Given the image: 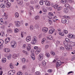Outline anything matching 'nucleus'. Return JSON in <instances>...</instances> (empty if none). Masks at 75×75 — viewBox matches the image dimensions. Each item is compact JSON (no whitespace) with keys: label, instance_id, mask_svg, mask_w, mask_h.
I'll return each mask as SVG.
<instances>
[{"label":"nucleus","instance_id":"bf43d9fd","mask_svg":"<svg viewBox=\"0 0 75 75\" xmlns=\"http://www.w3.org/2000/svg\"><path fill=\"white\" fill-rule=\"evenodd\" d=\"M22 74H23V73L21 72H18L17 73L18 75H21Z\"/></svg>","mask_w":75,"mask_h":75},{"label":"nucleus","instance_id":"3c124183","mask_svg":"<svg viewBox=\"0 0 75 75\" xmlns=\"http://www.w3.org/2000/svg\"><path fill=\"white\" fill-rule=\"evenodd\" d=\"M23 34H24V32H21V37L22 38H23L24 36L23 35Z\"/></svg>","mask_w":75,"mask_h":75},{"label":"nucleus","instance_id":"9d476101","mask_svg":"<svg viewBox=\"0 0 75 75\" xmlns=\"http://www.w3.org/2000/svg\"><path fill=\"white\" fill-rule=\"evenodd\" d=\"M15 23L16 27H20V21H16Z\"/></svg>","mask_w":75,"mask_h":75},{"label":"nucleus","instance_id":"cd10ccee","mask_svg":"<svg viewBox=\"0 0 75 75\" xmlns=\"http://www.w3.org/2000/svg\"><path fill=\"white\" fill-rule=\"evenodd\" d=\"M53 8H54V9H57V7H58V5L57 4H55L53 6Z\"/></svg>","mask_w":75,"mask_h":75},{"label":"nucleus","instance_id":"393cba45","mask_svg":"<svg viewBox=\"0 0 75 75\" xmlns=\"http://www.w3.org/2000/svg\"><path fill=\"white\" fill-rule=\"evenodd\" d=\"M69 10L68 8H64V12H65V13H67L68 12Z\"/></svg>","mask_w":75,"mask_h":75},{"label":"nucleus","instance_id":"7ed1b4c3","mask_svg":"<svg viewBox=\"0 0 75 75\" xmlns=\"http://www.w3.org/2000/svg\"><path fill=\"white\" fill-rule=\"evenodd\" d=\"M43 54L42 53H40L39 55L38 60L39 61H42L43 59Z\"/></svg>","mask_w":75,"mask_h":75},{"label":"nucleus","instance_id":"09e8293b","mask_svg":"<svg viewBox=\"0 0 75 75\" xmlns=\"http://www.w3.org/2000/svg\"><path fill=\"white\" fill-rule=\"evenodd\" d=\"M22 61L23 63H25V58H23Z\"/></svg>","mask_w":75,"mask_h":75},{"label":"nucleus","instance_id":"bb28decb","mask_svg":"<svg viewBox=\"0 0 75 75\" xmlns=\"http://www.w3.org/2000/svg\"><path fill=\"white\" fill-rule=\"evenodd\" d=\"M2 62L4 63L6 62V58H3L1 60Z\"/></svg>","mask_w":75,"mask_h":75},{"label":"nucleus","instance_id":"79ce46f5","mask_svg":"<svg viewBox=\"0 0 75 75\" xmlns=\"http://www.w3.org/2000/svg\"><path fill=\"white\" fill-rule=\"evenodd\" d=\"M35 18L36 20H39L40 17L39 16H36L35 17Z\"/></svg>","mask_w":75,"mask_h":75},{"label":"nucleus","instance_id":"f03ea898","mask_svg":"<svg viewBox=\"0 0 75 75\" xmlns=\"http://www.w3.org/2000/svg\"><path fill=\"white\" fill-rule=\"evenodd\" d=\"M64 44L65 45L64 46L65 48L67 49V50H72V47L70 45H65V43H64Z\"/></svg>","mask_w":75,"mask_h":75},{"label":"nucleus","instance_id":"c85d7f7f","mask_svg":"<svg viewBox=\"0 0 75 75\" xmlns=\"http://www.w3.org/2000/svg\"><path fill=\"white\" fill-rule=\"evenodd\" d=\"M8 15H5L3 16V18L4 20H7V19Z\"/></svg>","mask_w":75,"mask_h":75},{"label":"nucleus","instance_id":"052dcab7","mask_svg":"<svg viewBox=\"0 0 75 75\" xmlns=\"http://www.w3.org/2000/svg\"><path fill=\"white\" fill-rule=\"evenodd\" d=\"M35 8H37V9H39V6H38V5H37L35 6Z\"/></svg>","mask_w":75,"mask_h":75},{"label":"nucleus","instance_id":"c03bdc74","mask_svg":"<svg viewBox=\"0 0 75 75\" xmlns=\"http://www.w3.org/2000/svg\"><path fill=\"white\" fill-rule=\"evenodd\" d=\"M61 2L63 4H65L66 3V0H62L61 1Z\"/></svg>","mask_w":75,"mask_h":75},{"label":"nucleus","instance_id":"9b49d317","mask_svg":"<svg viewBox=\"0 0 75 75\" xmlns=\"http://www.w3.org/2000/svg\"><path fill=\"white\" fill-rule=\"evenodd\" d=\"M68 37L70 38H73V39H75V35H73L71 34H69L68 35Z\"/></svg>","mask_w":75,"mask_h":75},{"label":"nucleus","instance_id":"f704fd0d","mask_svg":"<svg viewBox=\"0 0 75 75\" xmlns=\"http://www.w3.org/2000/svg\"><path fill=\"white\" fill-rule=\"evenodd\" d=\"M30 30H31V31H32L34 30V27H33V25H31L30 26Z\"/></svg>","mask_w":75,"mask_h":75},{"label":"nucleus","instance_id":"2f4dec72","mask_svg":"<svg viewBox=\"0 0 75 75\" xmlns=\"http://www.w3.org/2000/svg\"><path fill=\"white\" fill-rule=\"evenodd\" d=\"M0 24L2 25L3 24V20L2 18H1L0 19Z\"/></svg>","mask_w":75,"mask_h":75},{"label":"nucleus","instance_id":"a19ab883","mask_svg":"<svg viewBox=\"0 0 75 75\" xmlns=\"http://www.w3.org/2000/svg\"><path fill=\"white\" fill-rule=\"evenodd\" d=\"M51 54L53 56H55V52H54L52 51L51 52Z\"/></svg>","mask_w":75,"mask_h":75},{"label":"nucleus","instance_id":"aec40b11","mask_svg":"<svg viewBox=\"0 0 75 75\" xmlns=\"http://www.w3.org/2000/svg\"><path fill=\"white\" fill-rule=\"evenodd\" d=\"M0 6L1 8H5V5L4 4H1Z\"/></svg>","mask_w":75,"mask_h":75},{"label":"nucleus","instance_id":"c9c22d12","mask_svg":"<svg viewBox=\"0 0 75 75\" xmlns=\"http://www.w3.org/2000/svg\"><path fill=\"white\" fill-rule=\"evenodd\" d=\"M41 73L39 71H37L35 73V75H40Z\"/></svg>","mask_w":75,"mask_h":75},{"label":"nucleus","instance_id":"72a5a7b5","mask_svg":"<svg viewBox=\"0 0 75 75\" xmlns=\"http://www.w3.org/2000/svg\"><path fill=\"white\" fill-rule=\"evenodd\" d=\"M1 67H0V75H2L3 74V71H2Z\"/></svg>","mask_w":75,"mask_h":75},{"label":"nucleus","instance_id":"f8f14e48","mask_svg":"<svg viewBox=\"0 0 75 75\" xmlns=\"http://www.w3.org/2000/svg\"><path fill=\"white\" fill-rule=\"evenodd\" d=\"M26 50L28 51L31 50V45L28 44L26 47Z\"/></svg>","mask_w":75,"mask_h":75},{"label":"nucleus","instance_id":"f3484780","mask_svg":"<svg viewBox=\"0 0 75 75\" xmlns=\"http://www.w3.org/2000/svg\"><path fill=\"white\" fill-rule=\"evenodd\" d=\"M9 41H10V38H7L5 40V44H7V43Z\"/></svg>","mask_w":75,"mask_h":75},{"label":"nucleus","instance_id":"37998d69","mask_svg":"<svg viewBox=\"0 0 75 75\" xmlns=\"http://www.w3.org/2000/svg\"><path fill=\"white\" fill-rule=\"evenodd\" d=\"M42 11L44 13H46L47 12V10L45 8H43L42 9Z\"/></svg>","mask_w":75,"mask_h":75},{"label":"nucleus","instance_id":"0e129e2a","mask_svg":"<svg viewBox=\"0 0 75 75\" xmlns=\"http://www.w3.org/2000/svg\"><path fill=\"white\" fill-rule=\"evenodd\" d=\"M49 15H50V16H53V13L51 12H50L49 13Z\"/></svg>","mask_w":75,"mask_h":75},{"label":"nucleus","instance_id":"6e6552de","mask_svg":"<svg viewBox=\"0 0 75 75\" xmlns=\"http://www.w3.org/2000/svg\"><path fill=\"white\" fill-rule=\"evenodd\" d=\"M61 62L60 60H58L56 62V67H59L61 65Z\"/></svg>","mask_w":75,"mask_h":75},{"label":"nucleus","instance_id":"4d7b16f0","mask_svg":"<svg viewBox=\"0 0 75 75\" xmlns=\"http://www.w3.org/2000/svg\"><path fill=\"white\" fill-rule=\"evenodd\" d=\"M34 49H35V50H39V49H38V46L35 47H34Z\"/></svg>","mask_w":75,"mask_h":75},{"label":"nucleus","instance_id":"a18cd8bd","mask_svg":"<svg viewBox=\"0 0 75 75\" xmlns=\"http://www.w3.org/2000/svg\"><path fill=\"white\" fill-rule=\"evenodd\" d=\"M10 68L11 69H14V67H13V64H12L11 63L10 64Z\"/></svg>","mask_w":75,"mask_h":75},{"label":"nucleus","instance_id":"a211bd4d","mask_svg":"<svg viewBox=\"0 0 75 75\" xmlns=\"http://www.w3.org/2000/svg\"><path fill=\"white\" fill-rule=\"evenodd\" d=\"M47 38L48 40H52V37L51 35L47 36Z\"/></svg>","mask_w":75,"mask_h":75},{"label":"nucleus","instance_id":"5701e85b","mask_svg":"<svg viewBox=\"0 0 75 75\" xmlns=\"http://www.w3.org/2000/svg\"><path fill=\"white\" fill-rule=\"evenodd\" d=\"M40 51H41V49H39V50H37L35 52L36 54H38L40 52Z\"/></svg>","mask_w":75,"mask_h":75},{"label":"nucleus","instance_id":"f257e3e1","mask_svg":"<svg viewBox=\"0 0 75 75\" xmlns=\"http://www.w3.org/2000/svg\"><path fill=\"white\" fill-rule=\"evenodd\" d=\"M37 42V38L36 36L34 37L32 40L31 43L32 44L35 45Z\"/></svg>","mask_w":75,"mask_h":75},{"label":"nucleus","instance_id":"412c9836","mask_svg":"<svg viewBox=\"0 0 75 75\" xmlns=\"http://www.w3.org/2000/svg\"><path fill=\"white\" fill-rule=\"evenodd\" d=\"M42 65L43 67H45L46 65V62L45 61H42Z\"/></svg>","mask_w":75,"mask_h":75},{"label":"nucleus","instance_id":"2eb2a0df","mask_svg":"<svg viewBox=\"0 0 75 75\" xmlns=\"http://www.w3.org/2000/svg\"><path fill=\"white\" fill-rule=\"evenodd\" d=\"M62 23L65 24L67 23V21L65 19V18H63L62 19Z\"/></svg>","mask_w":75,"mask_h":75},{"label":"nucleus","instance_id":"603ef678","mask_svg":"<svg viewBox=\"0 0 75 75\" xmlns=\"http://www.w3.org/2000/svg\"><path fill=\"white\" fill-rule=\"evenodd\" d=\"M19 31V30L18 29L16 28L15 29V33H18Z\"/></svg>","mask_w":75,"mask_h":75},{"label":"nucleus","instance_id":"13d9d810","mask_svg":"<svg viewBox=\"0 0 75 75\" xmlns=\"http://www.w3.org/2000/svg\"><path fill=\"white\" fill-rule=\"evenodd\" d=\"M65 6L66 7H69V5L68 4H66Z\"/></svg>","mask_w":75,"mask_h":75},{"label":"nucleus","instance_id":"ddd939ff","mask_svg":"<svg viewBox=\"0 0 75 75\" xmlns=\"http://www.w3.org/2000/svg\"><path fill=\"white\" fill-rule=\"evenodd\" d=\"M54 31H55V29L53 28L50 29L49 33L50 34H52Z\"/></svg>","mask_w":75,"mask_h":75},{"label":"nucleus","instance_id":"473e14b6","mask_svg":"<svg viewBox=\"0 0 75 75\" xmlns=\"http://www.w3.org/2000/svg\"><path fill=\"white\" fill-rule=\"evenodd\" d=\"M61 9H62V7H61L59 6L57 8V10L59 11H60V10H61Z\"/></svg>","mask_w":75,"mask_h":75},{"label":"nucleus","instance_id":"423d86ee","mask_svg":"<svg viewBox=\"0 0 75 75\" xmlns=\"http://www.w3.org/2000/svg\"><path fill=\"white\" fill-rule=\"evenodd\" d=\"M4 43V41L2 39H0V50L2 49L3 47L1 46Z\"/></svg>","mask_w":75,"mask_h":75},{"label":"nucleus","instance_id":"7c9ffc66","mask_svg":"<svg viewBox=\"0 0 75 75\" xmlns=\"http://www.w3.org/2000/svg\"><path fill=\"white\" fill-rule=\"evenodd\" d=\"M15 17L16 18H18V17H19V15L18 14V13L16 12L15 14Z\"/></svg>","mask_w":75,"mask_h":75},{"label":"nucleus","instance_id":"774afa93","mask_svg":"<svg viewBox=\"0 0 75 75\" xmlns=\"http://www.w3.org/2000/svg\"><path fill=\"white\" fill-rule=\"evenodd\" d=\"M60 50H64V47H60Z\"/></svg>","mask_w":75,"mask_h":75},{"label":"nucleus","instance_id":"680f3d73","mask_svg":"<svg viewBox=\"0 0 75 75\" xmlns=\"http://www.w3.org/2000/svg\"><path fill=\"white\" fill-rule=\"evenodd\" d=\"M75 45V43L74 42H72L71 44V45L72 47H74V46Z\"/></svg>","mask_w":75,"mask_h":75},{"label":"nucleus","instance_id":"864d4df0","mask_svg":"<svg viewBox=\"0 0 75 75\" xmlns=\"http://www.w3.org/2000/svg\"><path fill=\"white\" fill-rule=\"evenodd\" d=\"M35 27L37 29H38L39 28V25H35Z\"/></svg>","mask_w":75,"mask_h":75},{"label":"nucleus","instance_id":"69168bd1","mask_svg":"<svg viewBox=\"0 0 75 75\" xmlns=\"http://www.w3.org/2000/svg\"><path fill=\"white\" fill-rule=\"evenodd\" d=\"M59 35H62V36H64V34H63V33H59Z\"/></svg>","mask_w":75,"mask_h":75},{"label":"nucleus","instance_id":"0eeeda50","mask_svg":"<svg viewBox=\"0 0 75 75\" xmlns=\"http://www.w3.org/2000/svg\"><path fill=\"white\" fill-rule=\"evenodd\" d=\"M18 5L19 6H21L23 3V1L21 0H16Z\"/></svg>","mask_w":75,"mask_h":75},{"label":"nucleus","instance_id":"6e6d98bb","mask_svg":"<svg viewBox=\"0 0 75 75\" xmlns=\"http://www.w3.org/2000/svg\"><path fill=\"white\" fill-rule=\"evenodd\" d=\"M55 59L56 60H58L59 58H58V57L57 56H55Z\"/></svg>","mask_w":75,"mask_h":75},{"label":"nucleus","instance_id":"49530a36","mask_svg":"<svg viewBox=\"0 0 75 75\" xmlns=\"http://www.w3.org/2000/svg\"><path fill=\"white\" fill-rule=\"evenodd\" d=\"M65 41H66V42H69V41H70V40H69V38H66L65 39Z\"/></svg>","mask_w":75,"mask_h":75},{"label":"nucleus","instance_id":"58836bf2","mask_svg":"<svg viewBox=\"0 0 75 75\" xmlns=\"http://www.w3.org/2000/svg\"><path fill=\"white\" fill-rule=\"evenodd\" d=\"M8 59H10L11 58V54H10L8 56Z\"/></svg>","mask_w":75,"mask_h":75},{"label":"nucleus","instance_id":"4468645a","mask_svg":"<svg viewBox=\"0 0 75 75\" xmlns=\"http://www.w3.org/2000/svg\"><path fill=\"white\" fill-rule=\"evenodd\" d=\"M42 31L43 32H44L45 33H47V32L48 31V28L47 27H44L42 29Z\"/></svg>","mask_w":75,"mask_h":75},{"label":"nucleus","instance_id":"6ab92c4d","mask_svg":"<svg viewBox=\"0 0 75 75\" xmlns=\"http://www.w3.org/2000/svg\"><path fill=\"white\" fill-rule=\"evenodd\" d=\"M11 6V3L10 2H8L6 4V7H7V8H8L9 7H10V6Z\"/></svg>","mask_w":75,"mask_h":75},{"label":"nucleus","instance_id":"8fccbe9b","mask_svg":"<svg viewBox=\"0 0 75 75\" xmlns=\"http://www.w3.org/2000/svg\"><path fill=\"white\" fill-rule=\"evenodd\" d=\"M45 38H43V39H42V44H44V42H45Z\"/></svg>","mask_w":75,"mask_h":75},{"label":"nucleus","instance_id":"1a4fd4ad","mask_svg":"<svg viewBox=\"0 0 75 75\" xmlns=\"http://www.w3.org/2000/svg\"><path fill=\"white\" fill-rule=\"evenodd\" d=\"M31 40V36H28L26 38V40L27 41V42H29V41H30Z\"/></svg>","mask_w":75,"mask_h":75},{"label":"nucleus","instance_id":"4c0bfd02","mask_svg":"<svg viewBox=\"0 0 75 75\" xmlns=\"http://www.w3.org/2000/svg\"><path fill=\"white\" fill-rule=\"evenodd\" d=\"M63 32L65 34H68V31L67 30H63Z\"/></svg>","mask_w":75,"mask_h":75},{"label":"nucleus","instance_id":"338daca9","mask_svg":"<svg viewBox=\"0 0 75 75\" xmlns=\"http://www.w3.org/2000/svg\"><path fill=\"white\" fill-rule=\"evenodd\" d=\"M25 68H26V67L25 66H23L22 67V69H25Z\"/></svg>","mask_w":75,"mask_h":75},{"label":"nucleus","instance_id":"dca6fc26","mask_svg":"<svg viewBox=\"0 0 75 75\" xmlns=\"http://www.w3.org/2000/svg\"><path fill=\"white\" fill-rule=\"evenodd\" d=\"M30 57L33 60H34L35 59V56L34 53H31L30 55Z\"/></svg>","mask_w":75,"mask_h":75},{"label":"nucleus","instance_id":"39448f33","mask_svg":"<svg viewBox=\"0 0 75 75\" xmlns=\"http://www.w3.org/2000/svg\"><path fill=\"white\" fill-rule=\"evenodd\" d=\"M16 71L15 70H12L9 71L8 72V74L9 75H14L15 74Z\"/></svg>","mask_w":75,"mask_h":75},{"label":"nucleus","instance_id":"de8ad7c7","mask_svg":"<svg viewBox=\"0 0 75 75\" xmlns=\"http://www.w3.org/2000/svg\"><path fill=\"white\" fill-rule=\"evenodd\" d=\"M27 46L25 44H24L22 46L23 48H25Z\"/></svg>","mask_w":75,"mask_h":75},{"label":"nucleus","instance_id":"a878e982","mask_svg":"<svg viewBox=\"0 0 75 75\" xmlns=\"http://www.w3.org/2000/svg\"><path fill=\"white\" fill-rule=\"evenodd\" d=\"M45 4L47 6H50L51 5L50 2L46 1L45 2Z\"/></svg>","mask_w":75,"mask_h":75},{"label":"nucleus","instance_id":"e2e57ef3","mask_svg":"<svg viewBox=\"0 0 75 75\" xmlns=\"http://www.w3.org/2000/svg\"><path fill=\"white\" fill-rule=\"evenodd\" d=\"M48 45H47L45 46V49H48Z\"/></svg>","mask_w":75,"mask_h":75},{"label":"nucleus","instance_id":"e433bc0d","mask_svg":"<svg viewBox=\"0 0 75 75\" xmlns=\"http://www.w3.org/2000/svg\"><path fill=\"white\" fill-rule=\"evenodd\" d=\"M17 54H13V57L15 59H16V58H17Z\"/></svg>","mask_w":75,"mask_h":75},{"label":"nucleus","instance_id":"4be33fe9","mask_svg":"<svg viewBox=\"0 0 75 75\" xmlns=\"http://www.w3.org/2000/svg\"><path fill=\"white\" fill-rule=\"evenodd\" d=\"M4 50V51L6 52H9L10 51V49H8L5 48Z\"/></svg>","mask_w":75,"mask_h":75},{"label":"nucleus","instance_id":"c756f323","mask_svg":"<svg viewBox=\"0 0 75 75\" xmlns=\"http://www.w3.org/2000/svg\"><path fill=\"white\" fill-rule=\"evenodd\" d=\"M44 1V0H41L40 1V5H42V4H44V2H43V1Z\"/></svg>","mask_w":75,"mask_h":75},{"label":"nucleus","instance_id":"b1692460","mask_svg":"<svg viewBox=\"0 0 75 75\" xmlns=\"http://www.w3.org/2000/svg\"><path fill=\"white\" fill-rule=\"evenodd\" d=\"M23 52L24 54H25L26 55H28V53L27 51L23 50Z\"/></svg>","mask_w":75,"mask_h":75},{"label":"nucleus","instance_id":"20e7f679","mask_svg":"<svg viewBox=\"0 0 75 75\" xmlns=\"http://www.w3.org/2000/svg\"><path fill=\"white\" fill-rule=\"evenodd\" d=\"M11 45L12 47V48H14L16 47V45H17V44L16 42L13 41H12L11 43Z\"/></svg>","mask_w":75,"mask_h":75},{"label":"nucleus","instance_id":"5fc2aeb1","mask_svg":"<svg viewBox=\"0 0 75 75\" xmlns=\"http://www.w3.org/2000/svg\"><path fill=\"white\" fill-rule=\"evenodd\" d=\"M46 55L47 57H49L50 56V54L49 53H46Z\"/></svg>","mask_w":75,"mask_h":75},{"label":"nucleus","instance_id":"ea45409f","mask_svg":"<svg viewBox=\"0 0 75 75\" xmlns=\"http://www.w3.org/2000/svg\"><path fill=\"white\" fill-rule=\"evenodd\" d=\"M7 32L8 33H12V30L10 29H8L7 30Z\"/></svg>","mask_w":75,"mask_h":75}]
</instances>
